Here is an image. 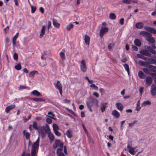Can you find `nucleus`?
Returning a JSON list of instances; mask_svg holds the SVG:
<instances>
[{"instance_id":"c9c22d12","label":"nucleus","mask_w":156,"mask_h":156,"mask_svg":"<svg viewBox=\"0 0 156 156\" xmlns=\"http://www.w3.org/2000/svg\"><path fill=\"white\" fill-rule=\"evenodd\" d=\"M38 72L35 70L33 71L30 72L29 74V76L30 77L33 76L35 74H38Z\"/></svg>"},{"instance_id":"5fc2aeb1","label":"nucleus","mask_w":156,"mask_h":156,"mask_svg":"<svg viewBox=\"0 0 156 156\" xmlns=\"http://www.w3.org/2000/svg\"><path fill=\"white\" fill-rule=\"evenodd\" d=\"M136 122H137V121H135L132 123H129V127H132L133 126Z\"/></svg>"},{"instance_id":"20e7f679","label":"nucleus","mask_w":156,"mask_h":156,"mask_svg":"<svg viewBox=\"0 0 156 156\" xmlns=\"http://www.w3.org/2000/svg\"><path fill=\"white\" fill-rule=\"evenodd\" d=\"M86 63V61L84 59L82 60L80 63L81 70L84 73L86 72L87 70V67Z\"/></svg>"},{"instance_id":"a878e982","label":"nucleus","mask_w":156,"mask_h":156,"mask_svg":"<svg viewBox=\"0 0 156 156\" xmlns=\"http://www.w3.org/2000/svg\"><path fill=\"white\" fill-rule=\"evenodd\" d=\"M147 62H144L141 60H140L138 62V64L140 66L146 67H147Z\"/></svg>"},{"instance_id":"ea45409f","label":"nucleus","mask_w":156,"mask_h":156,"mask_svg":"<svg viewBox=\"0 0 156 156\" xmlns=\"http://www.w3.org/2000/svg\"><path fill=\"white\" fill-rule=\"evenodd\" d=\"M137 56L138 57L143 59L144 60H147V58L146 57L141 54H137Z\"/></svg>"},{"instance_id":"9d476101","label":"nucleus","mask_w":156,"mask_h":156,"mask_svg":"<svg viewBox=\"0 0 156 156\" xmlns=\"http://www.w3.org/2000/svg\"><path fill=\"white\" fill-rule=\"evenodd\" d=\"M59 55L60 58H61L62 61L61 62L63 66H64V61L65 59V51L62 50L59 53Z\"/></svg>"},{"instance_id":"4468645a","label":"nucleus","mask_w":156,"mask_h":156,"mask_svg":"<svg viewBox=\"0 0 156 156\" xmlns=\"http://www.w3.org/2000/svg\"><path fill=\"white\" fill-rule=\"evenodd\" d=\"M65 134L68 138H71L73 136V131L70 129H69L66 132Z\"/></svg>"},{"instance_id":"680f3d73","label":"nucleus","mask_w":156,"mask_h":156,"mask_svg":"<svg viewBox=\"0 0 156 156\" xmlns=\"http://www.w3.org/2000/svg\"><path fill=\"white\" fill-rule=\"evenodd\" d=\"M113 45V44H110L108 46V48L110 49H111Z\"/></svg>"},{"instance_id":"1a4fd4ad","label":"nucleus","mask_w":156,"mask_h":156,"mask_svg":"<svg viewBox=\"0 0 156 156\" xmlns=\"http://www.w3.org/2000/svg\"><path fill=\"white\" fill-rule=\"evenodd\" d=\"M47 132V130L46 131L45 130V127L44 126L41 127L40 130L39 131V133L41 135L43 138H44L45 137L46 132Z\"/></svg>"},{"instance_id":"f8f14e48","label":"nucleus","mask_w":156,"mask_h":156,"mask_svg":"<svg viewBox=\"0 0 156 156\" xmlns=\"http://www.w3.org/2000/svg\"><path fill=\"white\" fill-rule=\"evenodd\" d=\"M83 39L84 40L85 43L86 45L89 46L90 41V37L87 35H85L83 37Z\"/></svg>"},{"instance_id":"13d9d810","label":"nucleus","mask_w":156,"mask_h":156,"mask_svg":"<svg viewBox=\"0 0 156 156\" xmlns=\"http://www.w3.org/2000/svg\"><path fill=\"white\" fill-rule=\"evenodd\" d=\"M93 95L96 98H98L99 96V94L97 92H94L93 93Z\"/></svg>"},{"instance_id":"a19ab883","label":"nucleus","mask_w":156,"mask_h":156,"mask_svg":"<svg viewBox=\"0 0 156 156\" xmlns=\"http://www.w3.org/2000/svg\"><path fill=\"white\" fill-rule=\"evenodd\" d=\"M151 104V102L149 101H146L143 102L142 104V106H145L146 105H150Z\"/></svg>"},{"instance_id":"603ef678","label":"nucleus","mask_w":156,"mask_h":156,"mask_svg":"<svg viewBox=\"0 0 156 156\" xmlns=\"http://www.w3.org/2000/svg\"><path fill=\"white\" fill-rule=\"evenodd\" d=\"M99 91L101 94V95H103L105 93V91L104 89L100 88L99 89Z\"/></svg>"},{"instance_id":"4c0bfd02","label":"nucleus","mask_w":156,"mask_h":156,"mask_svg":"<svg viewBox=\"0 0 156 156\" xmlns=\"http://www.w3.org/2000/svg\"><path fill=\"white\" fill-rule=\"evenodd\" d=\"M92 102L96 106H98V101L95 98H93L92 101Z\"/></svg>"},{"instance_id":"69168bd1","label":"nucleus","mask_w":156,"mask_h":156,"mask_svg":"<svg viewBox=\"0 0 156 156\" xmlns=\"http://www.w3.org/2000/svg\"><path fill=\"white\" fill-rule=\"evenodd\" d=\"M51 22L50 21H49L48 22V29L49 30V29L50 28L51 26Z\"/></svg>"},{"instance_id":"6ab92c4d","label":"nucleus","mask_w":156,"mask_h":156,"mask_svg":"<svg viewBox=\"0 0 156 156\" xmlns=\"http://www.w3.org/2000/svg\"><path fill=\"white\" fill-rule=\"evenodd\" d=\"M112 115L117 118H118L120 116L119 113L116 110H114L112 112Z\"/></svg>"},{"instance_id":"c85d7f7f","label":"nucleus","mask_w":156,"mask_h":156,"mask_svg":"<svg viewBox=\"0 0 156 156\" xmlns=\"http://www.w3.org/2000/svg\"><path fill=\"white\" fill-rule=\"evenodd\" d=\"M151 71L153 72H156V66H152L149 65L147 67Z\"/></svg>"},{"instance_id":"412c9836","label":"nucleus","mask_w":156,"mask_h":156,"mask_svg":"<svg viewBox=\"0 0 156 156\" xmlns=\"http://www.w3.org/2000/svg\"><path fill=\"white\" fill-rule=\"evenodd\" d=\"M19 35V33H17L12 38V42L13 46H15L16 44V41Z\"/></svg>"},{"instance_id":"9b49d317","label":"nucleus","mask_w":156,"mask_h":156,"mask_svg":"<svg viewBox=\"0 0 156 156\" xmlns=\"http://www.w3.org/2000/svg\"><path fill=\"white\" fill-rule=\"evenodd\" d=\"M151 93L153 96L156 94V86L154 84L152 85L151 89Z\"/></svg>"},{"instance_id":"423d86ee","label":"nucleus","mask_w":156,"mask_h":156,"mask_svg":"<svg viewBox=\"0 0 156 156\" xmlns=\"http://www.w3.org/2000/svg\"><path fill=\"white\" fill-rule=\"evenodd\" d=\"M46 127L47 128V132L48 133V137L49 138L51 141L54 140L55 139L54 136L53 134L51 133L50 129L49 128L48 125H47L46 126Z\"/></svg>"},{"instance_id":"a18cd8bd","label":"nucleus","mask_w":156,"mask_h":156,"mask_svg":"<svg viewBox=\"0 0 156 156\" xmlns=\"http://www.w3.org/2000/svg\"><path fill=\"white\" fill-rule=\"evenodd\" d=\"M122 2L123 3L126 4H129L132 2V0H123Z\"/></svg>"},{"instance_id":"37998d69","label":"nucleus","mask_w":156,"mask_h":156,"mask_svg":"<svg viewBox=\"0 0 156 156\" xmlns=\"http://www.w3.org/2000/svg\"><path fill=\"white\" fill-rule=\"evenodd\" d=\"M140 101H138L137 103L136 107V110L137 111H139L141 109V107L140 106Z\"/></svg>"},{"instance_id":"864d4df0","label":"nucleus","mask_w":156,"mask_h":156,"mask_svg":"<svg viewBox=\"0 0 156 156\" xmlns=\"http://www.w3.org/2000/svg\"><path fill=\"white\" fill-rule=\"evenodd\" d=\"M47 122L49 124H51L52 122V120L51 119L49 118H47L46 119Z\"/></svg>"},{"instance_id":"5701e85b","label":"nucleus","mask_w":156,"mask_h":156,"mask_svg":"<svg viewBox=\"0 0 156 156\" xmlns=\"http://www.w3.org/2000/svg\"><path fill=\"white\" fill-rule=\"evenodd\" d=\"M53 23L54 26L55 27L58 29L60 27V24L59 23H58L56 20H53Z\"/></svg>"},{"instance_id":"49530a36","label":"nucleus","mask_w":156,"mask_h":156,"mask_svg":"<svg viewBox=\"0 0 156 156\" xmlns=\"http://www.w3.org/2000/svg\"><path fill=\"white\" fill-rule=\"evenodd\" d=\"M143 70L145 73L147 74H150L151 73H150L149 70L147 69H146L145 68H144L143 69Z\"/></svg>"},{"instance_id":"09e8293b","label":"nucleus","mask_w":156,"mask_h":156,"mask_svg":"<svg viewBox=\"0 0 156 156\" xmlns=\"http://www.w3.org/2000/svg\"><path fill=\"white\" fill-rule=\"evenodd\" d=\"M31 12L32 13H34L36 11V8L35 6H34L33 5L31 6Z\"/></svg>"},{"instance_id":"052dcab7","label":"nucleus","mask_w":156,"mask_h":156,"mask_svg":"<svg viewBox=\"0 0 156 156\" xmlns=\"http://www.w3.org/2000/svg\"><path fill=\"white\" fill-rule=\"evenodd\" d=\"M145 48L147 50H148V51H149V52H150V51L152 49V48L151 47L148 46H146Z\"/></svg>"},{"instance_id":"393cba45","label":"nucleus","mask_w":156,"mask_h":156,"mask_svg":"<svg viewBox=\"0 0 156 156\" xmlns=\"http://www.w3.org/2000/svg\"><path fill=\"white\" fill-rule=\"evenodd\" d=\"M31 94L35 96H41V94L37 90H34L32 91Z\"/></svg>"},{"instance_id":"6e6552de","label":"nucleus","mask_w":156,"mask_h":156,"mask_svg":"<svg viewBox=\"0 0 156 156\" xmlns=\"http://www.w3.org/2000/svg\"><path fill=\"white\" fill-rule=\"evenodd\" d=\"M144 28L146 30L152 34H156V30L154 28L149 27H144Z\"/></svg>"},{"instance_id":"774afa93","label":"nucleus","mask_w":156,"mask_h":156,"mask_svg":"<svg viewBox=\"0 0 156 156\" xmlns=\"http://www.w3.org/2000/svg\"><path fill=\"white\" fill-rule=\"evenodd\" d=\"M40 11L42 13H43L44 12V9L43 7H41L40 8Z\"/></svg>"},{"instance_id":"58836bf2","label":"nucleus","mask_w":156,"mask_h":156,"mask_svg":"<svg viewBox=\"0 0 156 156\" xmlns=\"http://www.w3.org/2000/svg\"><path fill=\"white\" fill-rule=\"evenodd\" d=\"M23 133L24 134V135L26 136V138L27 140H29L30 138V133L26 131V130H24L23 131Z\"/></svg>"},{"instance_id":"ddd939ff","label":"nucleus","mask_w":156,"mask_h":156,"mask_svg":"<svg viewBox=\"0 0 156 156\" xmlns=\"http://www.w3.org/2000/svg\"><path fill=\"white\" fill-rule=\"evenodd\" d=\"M29 128L30 130H31L33 129H37V124L36 122H34L33 125H30V126Z\"/></svg>"},{"instance_id":"de8ad7c7","label":"nucleus","mask_w":156,"mask_h":156,"mask_svg":"<svg viewBox=\"0 0 156 156\" xmlns=\"http://www.w3.org/2000/svg\"><path fill=\"white\" fill-rule=\"evenodd\" d=\"M15 68L17 70H19L21 69V67L20 65L19 64L15 66Z\"/></svg>"},{"instance_id":"b1692460","label":"nucleus","mask_w":156,"mask_h":156,"mask_svg":"<svg viewBox=\"0 0 156 156\" xmlns=\"http://www.w3.org/2000/svg\"><path fill=\"white\" fill-rule=\"evenodd\" d=\"M146 83L148 85H151L152 83V79L151 77H147L146 79Z\"/></svg>"},{"instance_id":"338daca9","label":"nucleus","mask_w":156,"mask_h":156,"mask_svg":"<svg viewBox=\"0 0 156 156\" xmlns=\"http://www.w3.org/2000/svg\"><path fill=\"white\" fill-rule=\"evenodd\" d=\"M41 66H44L47 65V63L45 62H42L41 63Z\"/></svg>"},{"instance_id":"a211bd4d","label":"nucleus","mask_w":156,"mask_h":156,"mask_svg":"<svg viewBox=\"0 0 156 156\" xmlns=\"http://www.w3.org/2000/svg\"><path fill=\"white\" fill-rule=\"evenodd\" d=\"M46 28V27L45 26H43L41 29V31L40 34V38H42L44 35L45 33V30Z\"/></svg>"},{"instance_id":"7c9ffc66","label":"nucleus","mask_w":156,"mask_h":156,"mask_svg":"<svg viewBox=\"0 0 156 156\" xmlns=\"http://www.w3.org/2000/svg\"><path fill=\"white\" fill-rule=\"evenodd\" d=\"M138 75L140 79H144L145 77V75L141 71H139L138 72Z\"/></svg>"},{"instance_id":"0eeeda50","label":"nucleus","mask_w":156,"mask_h":156,"mask_svg":"<svg viewBox=\"0 0 156 156\" xmlns=\"http://www.w3.org/2000/svg\"><path fill=\"white\" fill-rule=\"evenodd\" d=\"M108 31V28L107 27H101L100 32V35L102 37L103 35Z\"/></svg>"},{"instance_id":"2f4dec72","label":"nucleus","mask_w":156,"mask_h":156,"mask_svg":"<svg viewBox=\"0 0 156 156\" xmlns=\"http://www.w3.org/2000/svg\"><path fill=\"white\" fill-rule=\"evenodd\" d=\"M32 100L34 101H44L45 100V99L41 98H32Z\"/></svg>"},{"instance_id":"2eb2a0df","label":"nucleus","mask_w":156,"mask_h":156,"mask_svg":"<svg viewBox=\"0 0 156 156\" xmlns=\"http://www.w3.org/2000/svg\"><path fill=\"white\" fill-rule=\"evenodd\" d=\"M15 107L14 105H11L7 107L5 109V111L6 113H8L10 110L13 109Z\"/></svg>"},{"instance_id":"bb28decb","label":"nucleus","mask_w":156,"mask_h":156,"mask_svg":"<svg viewBox=\"0 0 156 156\" xmlns=\"http://www.w3.org/2000/svg\"><path fill=\"white\" fill-rule=\"evenodd\" d=\"M144 26V24L141 22L137 23L135 25V27L138 29H141Z\"/></svg>"},{"instance_id":"dca6fc26","label":"nucleus","mask_w":156,"mask_h":156,"mask_svg":"<svg viewBox=\"0 0 156 156\" xmlns=\"http://www.w3.org/2000/svg\"><path fill=\"white\" fill-rule=\"evenodd\" d=\"M54 85L55 88L57 89L58 90L62 89V85L60 83L59 81H57L55 84H54Z\"/></svg>"},{"instance_id":"aec40b11","label":"nucleus","mask_w":156,"mask_h":156,"mask_svg":"<svg viewBox=\"0 0 156 156\" xmlns=\"http://www.w3.org/2000/svg\"><path fill=\"white\" fill-rule=\"evenodd\" d=\"M147 60L148 61L147 63L148 64H156V60L153 58H148Z\"/></svg>"},{"instance_id":"f3484780","label":"nucleus","mask_w":156,"mask_h":156,"mask_svg":"<svg viewBox=\"0 0 156 156\" xmlns=\"http://www.w3.org/2000/svg\"><path fill=\"white\" fill-rule=\"evenodd\" d=\"M140 53L143 55H145L146 56H150L151 54L148 52L147 50H142L140 51Z\"/></svg>"},{"instance_id":"39448f33","label":"nucleus","mask_w":156,"mask_h":156,"mask_svg":"<svg viewBox=\"0 0 156 156\" xmlns=\"http://www.w3.org/2000/svg\"><path fill=\"white\" fill-rule=\"evenodd\" d=\"M137 147L136 146L135 147H132L129 144H128L127 146V148L129 152L132 155H134L135 154L136 151H135L136 148Z\"/></svg>"},{"instance_id":"72a5a7b5","label":"nucleus","mask_w":156,"mask_h":156,"mask_svg":"<svg viewBox=\"0 0 156 156\" xmlns=\"http://www.w3.org/2000/svg\"><path fill=\"white\" fill-rule=\"evenodd\" d=\"M56 153L57 154V156H65L63 153L61 152V151L59 149H57Z\"/></svg>"},{"instance_id":"cd10ccee","label":"nucleus","mask_w":156,"mask_h":156,"mask_svg":"<svg viewBox=\"0 0 156 156\" xmlns=\"http://www.w3.org/2000/svg\"><path fill=\"white\" fill-rule=\"evenodd\" d=\"M93 103L92 102V101L89 102H87V106L88 108L89 109V110L91 112H92V110L91 108V107L93 106Z\"/></svg>"},{"instance_id":"f257e3e1","label":"nucleus","mask_w":156,"mask_h":156,"mask_svg":"<svg viewBox=\"0 0 156 156\" xmlns=\"http://www.w3.org/2000/svg\"><path fill=\"white\" fill-rule=\"evenodd\" d=\"M140 34L141 35L145 36L146 39L148 42L152 43L155 42L154 39L152 37V35L150 34L145 31H141Z\"/></svg>"},{"instance_id":"7ed1b4c3","label":"nucleus","mask_w":156,"mask_h":156,"mask_svg":"<svg viewBox=\"0 0 156 156\" xmlns=\"http://www.w3.org/2000/svg\"><path fill=\"white\" fill-rule=\"evenodd\" d=\"M63 146V143L61 142L59 140H55V144L53 146V148L54 149H55L58 147H59V148H58L57 149H60L61 151V152H62Z\"/></svg>"},{"instance_id":"bf43d9fd","label":"nucleus","mask_w":156,"mask_h":156,"mask_svg":"<svg viewBox=\"0 0 156 156\" xmlns=\"http://www.w3.org/2000/svg\"><path fill=\"white\" fill-rule=\"evenodd\" d=\"M124 19L123 18H122L120 19L119 21V23L121 25H123L124 24Z\"/></svg>"},{"instance_id":"4d7b16f0","label":"nucleus","mask_w":156,"mask_h":156,"mask_svg":"<svg viewBox=\"0 0 156 156\" xmlns=\"http://www.w3.org/2000/svg\"><path fill=\"white\" fill-rule=\"evenodd\" d=\"M54 132L56 135L58 136H60L61 134L58 131V130L54 131Z\"/></svg>"},{"instance_id":"473e14b6","label":"nucleus","mask_w":156,"mask_h":156,"mask_svg":"<svg viewBox=\"0 0 156 156\" xmlns=\"http://www.w3.org/2000/svg\"><path fill=\"white\" fill-rule=\"evenodd\" d=\"M106 103H104L101 104V110L102 112H103L105 110L106 107Z\"/></svg>"},{"instance_id":"0e129e2a","label":"nucleus","mask_w":156,"mask_h":156,"mask_svg":"<svg viewBox=\"0 0 156 156\" xmlns=\"http://www.w3.org/2000/svg\"><path fill=\"white\" fill-rule=\"evenodd\" d=\"M132 49L135 51H137L138 50L137 48L134 45H132Z\"/></svg>"},{"instance_id":"3c124183","label":"nucleus","mask_w":156,"mask_h":156,"mask_svg":"<svg viewBox=\"0 0 156 156\" xmlns=\"http://www.w3.org/2000/svg\"><path fill=\"white\" fill-rule=\"evenodd\" d=\"M13 58L14 59L16 60H17L18 58V55L17 53H15L13 55Z\"/></svg>"},{"instance_id":"e433bc0d","label":"nucleus","mask_w":156,"mask_h":156,"mask_svg":"<svg viewBox=\"0 0 156 156\" xmlns=\"http://www.w3.org/2000/svg\"><path fill=\"white\" fill-rule=\"evenodd\" d=\"M52 127L53 130L54 131L56 130H58L59 129L58 126L55 123L53 124Z\"/></svg>"},{"instance_id":"c03bdc74","label":"nucleus","mask_w":156,"mask_h":156,"mask_svg":"<svg viewBox=\"0 0 156 156\" xmlns=\"http://www.w3.org/2000/svg\"><path fill=\"white\" fill-rule=\"evenodd\" d=\"M73 25L72 24H69L68 26L66 27V29L67 30L69 31L73 27Z\"/></svg>"},{"instance_id":"f704fd0d","label":"nucleus","mask_w":156,"mask_h":156,"mask_svg":"<svg viewBox=\"0 0 156 156\" xmlns=\"http://www.w3.org/2000/svg\"><path fill=\"white\" fill-rule=\"evenodd\" d=\"M123 66L129 75V66L126 64H123Z\"/></svg>"},{"instance_id":"6e6d98bb","label":"nucleus","mask_w":156,"mask_h":156,"mask_svg":"<svg viewBox=\"0 0 156 156\" xmlns=\"http://www.w3.org/2000/svg\"><path fill=\"white\" fill-rule=\"evenodd\" d=\"M26 88H28V89H29L30 88L29 87H26V86L23 85H20V89H23Z\"/></svg>"},{"instance_id":"f03ea898","label":"nucleus","mask_w":156,"mask_h":156,"mask_svg":"<svg viewBox=\"0 0 156 156\" xmlns=\"http://www.w3.org/2000/svg\"><path fill=\"white\" fill-rule=\"evenodd\" d=\"M39 138L38 137L37 141L34 143L32 146L31 151V154L32 156H35L38 149V147L39 145Z\"/></svg>"},{"instance_id":"e2e57ef3","label":"nucleus","mask_w":156,"mask_h":156,"mask_svg":"<svg viewBox=\"0 0 156 156\" xmlns=\"http://www.w3.org/2000/svg\"><path fill=\"white\" fill-rule=\"evenodd\" d=\"M82 126H83V128L84 129V130L85 132L87 134H88V131L87 130V129H86L85 127V126H84V125L83 124H82Z\"/></svg>"},{"instance_id":"79ce46f5","label":"nucleus","mask_w":156,"mask_h":156,"mask_svg":"<svg viewBox=\"0 0 156 156\" xmlns=\"http://www.w3.org/2000/svg\"><path fill=\"white\" fill-rule=\"evenodd\" d=\"M109 18L112 20H114L116 18V16L114 13H112L110 14Z\"/></svg>"},{"instance_id":"4be33fe9","label":"nucleus","mask_w":156,"mask_h":156,"mask_svg":"<svg viewBox=\"0 0 156 156\" xmlns=\"http://www.w3.org/2000/svg\"><path fill=\"white\" fill-rule=\"evenodd\" d=\"M116 105L118 109L120 111L122 110L123 109V106L121 103H116Z\"/></svg>"},{"instance_id":"c756f323","label":"nucleus","mask_w":156,"mask_h":156,"mask_svg":"<svg viewBox=\"0 0 156 156\" xmlns=\"http://www.w3.org/2000/svg\"><path fill=\"white\" fill-rule=\"evenodd\" d=\"M135 44L138 47H140L141 45V42L138 39H136L134 42Z\"/></svg>"},{"instance_id":"8fccbe9b","label":"nucleus","mask_w":156,"mask_h":156,"mask_svg":"<svg viewBox=\"0 0 156 156\" xmlns=\"http://www.w3.org/2000/svg\"><path fill=\"white\" fill-rule=\"evenodd\" d=\"M90 87H93L95 90H98V87L97 86H96L94 84H92L90 85Z\"/></svg>"}]
</instances>
